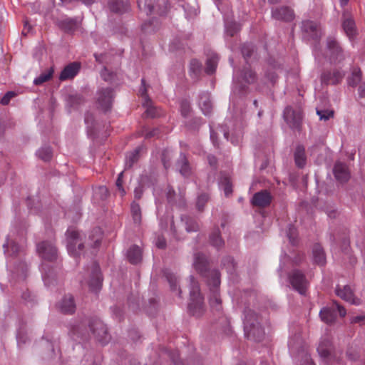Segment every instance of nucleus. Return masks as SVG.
Instances as JSON below:
<instances>
[{"label": "nucleus", "instance_id": "79ce46f5", "mask_svg": "<svg viewBox=\"0 0 365 365\" xmlns=\"http://www.w3.org/2000/svg\"><path fill=\"white\" fill-rule=\"evenodd\" d=\"M37 155L43 161H49L52 158L51 148L49 146L43 147L38 150Z\"/></svg>", "mask_w": 365, "mask_h": 365}, {"label": "nucleus", "instance_id": "3c124183", "mask_svg": "<svg viewBox=\"0 0 365 365\" xmlns=\"http://www.w3.org/2000/svg\"><path fill=\"white\" fill-rule=\"evenodd\" d=\"M317 115L321 120H327L334 115V111L330 110H317Z\"/></svg>", "mask_w": 365, "mask_h": 365}, {"label": "nucleus", "instance_id": "473e14b6", "mask_svg": "<svg viewBox=\"0 0 365 365\" xmlns=\"http://www.w3.org/2000/svg\"><path fill=\"white\" fill-rule=\"evenodd\" d=\"M218 59L219 58L217 54H213L207 59L205 72L207 74H212L215 73L217 66Z\"/></svg>", "mask_w": 365, "mask_h": 365}, {"label": "nucleus", "instance_id": "052dcab7", "mask_svg": "<svg viewBox=\"0 0 365 365\" xmlns=\"http://www.w3.org/2000/svg\"><path fill=\"white\" fill-rule=\"evenodd\" d=\"M123 175V173L121 172L118 175V179H117L116 182H115V185H116V186H117V187H118V189L121 196H123L125 195V190L123 189V185H122V183H123V180H122Z\"/></svg>", "mask_w": 365, "mask_h": 365}, {"label": "nucleus", "instance_id": "20e7f679", "mask_svg": "<svg viewBox=\"0 0 365 365\" xmlns=\"http://www.w3.org/2000/svg\"><path fill=\"white\" fill-rule=\"evenodd\" d=\"M244 329L249 339L260 341L264 337V331L259 322V317L252 309L245 310Z\"/></svg>", "mask_w": 365, "mask_h": 365}, {"label": "nucleus", "instance_id": "cd10ccee", "mask_svg": "<svg viewBox=\"0 0 365 365\" xmlns=\"http://www.w3.org/2000/svg\"><path fill=\"white\" fill-rule=\"evenodd\" d=\"M312 252L314 262L319 265H324L326 262V257L321 245L319 244L314 245Z\"/></svg>", "mask_w": 365, "mask_h": 365}, {"label": "nucleus", "instance_id": "393cba45", "mask_svg": "<svg viewBox=\"0 0 365 365\" xmlns=\"http://www.w3.org/2000/svg\"><path fill=\"white\" fill-rule=\"evenodd\" d=\"M302 29L303 31L309 34L313 38H318L320 36V32L317 23L312 21H304L302 22Z\"/></svg>", "mask_w": 365, "mask_h": 365}, {"label": "nucleus", "instance_id": "c756f323", "mask_svg": "<svg viewBox=\"0 0 365 365\" xmlns=\"http://www.w3.org/2000/svg\"><path fill=\"white\" fill-rule=\"evenodd\" d=\"M319 316L322 321L327 324L333 323L336 317L334 310L329 307L323 308L319 312Z\"/></svg>", "mask_w": 365, "mask_h": 365}, {"label": "nucleus", "instance_id": "603ef678", "mask_svg": "<svg viewBox=\"0 0 365 365\" xmlns=\"http://www.w3.org/2000/svg\"><path fill=\"white\" fill-rule=\"evenodd\" d=\"M143 135L145 138H150L153 137L159 136V129L153 128L150 130L149 128H145L143 130Z\"/></svg>", "mask_w": 365, "mask_h": 365}, {"label": "nucleus", "instance_id": "1a4fd4ad", "mask_svg": "<svg viewBox=\"0 0 365 365\" xmlns=\"http://www.w3.org/2000/svg\"><path fill=\"white\" fill-rule=\"evenodd\" d=\"M289 279L293 288L300 294H305L309 282L304 274L299 270H293L289 275Z\"/></svg>", "mask_w": 365, "mask_h": 365}, {"label": "nucleus", "instance_id": "6ab92c4d", "mask_svg": "<svg viewBox=\"0 0 365 365\" xmlns=\"http://www.w3.org/2000/svg\"><path fill=\"white\" fill-rule=\"evenodd\" d=\"M176 168L180 173L185 178H188L192 174V168L184 153L180 154L176 163Z\"/></svg>", "mask_w": 365, "mask_h": 365}, {"label": "nucleus", "instance_id": "412c9836", "mask_svg": "<svg viewBox=\"0 0 365 365\" xmlns=\"http://www.w3.org/2000/svg\"><path fill=\"white\" fill-rule=\"evenodd\" d=\"M336 294L344 301L353 304H359V299L355 298L354 292L349 286H344L342 289L338 286L336 289Z\"/></svg>", "mask_w": 365, "mask_h": 365}, {"label": "nucleus", "instance_id": "bb28decb", "mask_svg": "<svg viewBox=\"0 0 365 365\" xmlns=\"http://www.w3.org/2000/svg\"><path fill=\"white\" fill-rule=\"evenodd\" d=\"M342 27L345 34L350 39L353 38L356 36V26L353 19L350 18L344 19L342 23Z\"/></svg>", "mask_w": 365, "mask_h": 365}, {"label": "nucleus", "instance_id": "4c0bfd02", "mask_svg": "<svg viewBox=\"0 0 365 365\" xmlns=\"http://www.w3.org/2000/svg\"><path fill=\"white\" fill-rule=\"evenodd\" d=\"M220 185L222 187L226 196H229L232 192V182L230 178L227 175H222L220 180Z\"/></svg>", "mask_w": 365, "mask_h": 365}, {"label": "nucleus", "instance_id": "bf43d9fd", "mask_svg": "<svg viewBox=\"0 0 365 365\" xmlns=\"http://www.w3.org/2000/svg\"><path fill=\"white\" fill-rule=\"evenodd\" d=\"M222 263H223L224 266H226V264H227V269L229 272H232V270H234L235 265L234 260L232 257H227L225 258L222 261Z\"/></svg>", "mask_w": 365, "mask_h": 365}, {"label": "nucleus", "instance_id": "0eeeda50", "mask_svg": "<svg viewBox=\"0 0 365 365\" xmlns=\"http://www.w3.org/2000/svg\"><path fill=\"white\" fill-rule=\"evenodd\" d=\"M317 351L319 356L328 364H332L334 361H339V358L334 351L331 341L328 336L322 339L317 347Z\"/></svg>", "mask_w": 365, "mask_h": 365}, {"label": "nucleus", "instance_id": "6e6d98bb", "mask_svg": "<svg viewBox=\"0 0 365 365\" xmlns=\"http://www.w3.org/2000/svg\"><path fill=\"white\" fill-rule=\"evenodd\" d=\"M170 152L168 150H165L162 154V162L165 169L170 166Z\"/></svg>", "mask_w": 365, "mask_h": 365}, {"label": "nucleus", "instance_id": "72a5a7b5", "mask_svg": "<svg viewBox=\"0 0 365 365\" xmlns=\"http://www.w3.org/2000/svg\"><path fill=\"white\" fill-rule=\"evenodd\" d=\"M182 221L185 222V230L187 232H196L199 230V224L197 220L189 216L182 217Z\"/></svg>", "mask_w": 365, "mask_h": 365}, {"label": "nucleus", "instance_id": "37998d69", "mask_svg": "<svg viewBox=\"0 0 365 365\" xmlns=\"http://www.w3.org/2000/svg\"><path fill=\"white\" fill-rule=\"evenodd\" d=\"M131 214L134 222L137 224H140L141 222V210L140 205L138 203H132Z\"/></svg>", "mask_w": 365, "mask_h": 365}, {"label": "nucleus", "instance_id": "f03ea898", "mask_svg": "<svg viewBox=\"0 0 365 365\" xmlns=\"http://www.w3.org/2000/svg\"><path fill=\"white\" fill-rule=\"evenodd\" d=\"M88 324L89 330L93 335L94 338L102 344H107L110 336L108 332V329L103 322L97 318L89 319L86 322H81L78 324L73 325L71 329V336L75 339L76 338H86L88 334V329L86 325Z\"/></svg>", "mask_w": 365, "mask_h": 365}, {"label": "nucleus", "instance_id": "7c9ffc66", "mask_svg": "<svg viewBox=\"0 0 365 365\" xmlns=\"http://www.w3.org/2000/svg\"><path fill=\"white\" fill-rule=\"evenodd\" d=\"M294 160L297 166L303 168L306 164L305 149L302 145H298L294 152Z\"/></svg>", "mask_w": 365, "mask_h": 365}, {"label": "nucleus", "instance_id": "aec40b11", "mask_svg": "<svg viewBox=\"0 0 365 365\" xmlns=\"http://www.w3.org/2000/svg\"><path fill=\"white\" fill-rule=\"evenodd\" d=\"M81 66L79 63L73 62L67 65L61 71L59 79L66 81L73 78L78 73Z\"/></svg>", "mask_w": 365, "mask_h": 365}, {"label": "nucleus", "instance_id": "4be33fe9", "mask_svg": "<svg viewBox=\"0 0 365 365\" xmlns=\"http://www.w3.org/2000/svg\"><path fill=\"white\" fill-rule=\"evenodd\" d=\"M334 174L336 179L341 182H346L349 178V172L346 165L341 162L335 163Z\"/></svg>", "mask_w": 365, "mask_h": 365}, {"label": "nucleus", "instance_id": "c9c22d12", "mask_svg": "<svg viewBox=\"0 0 365 365\" xmlns=\"http://www.w3.org/2000/svg\"><path fill=\"white\" fill-rule=\"evenodd\" d=\"M4 248L5 253L10 256H15L20 252L19 246L15 242L10 240L4 245Z\"/></svg>", "mask_w": 365, "mask_h": 365}, {"label": "nucleus", "instance_id": "864d4df0", "mask_svg": "<svg viewBox=\"0 0 365 365\" xmlns=\"http://www.w3.org/2000/svg\"><path fill=\"white\" fill-rule=\"evenodd\" d=\"M165 277H166L167 280L168 281V282L170 284V287L171 290H173V291L175 290L176 287H177V277H176V276L174 274H173V273L168 272V273H166Z\"/></svg>", "mask_w": 365, "mask_h": 365}, {"label": "nucleus", "instance_id": "b1692460", "mask_svg": "<svg viewBox=\"0 0 365 365\" xmlns=\"http://www.w3.org/2000/svg\"><path fill=\"white\" fill-rule=\"evenodd\" d=\"M109 8L112 12L122 14L129 9L128 0H110Z\"/></svg>", "mask_w": 365, "mask_h": 365}, {"label": "nucleus", "instance_id": "5701e85b", "mask_svg": "<svg viewBox=\"0 0 365 365\" xmlns=\"http://www.w3.org/2000/svg\"><path fill=\"white\" fill-rule=\"evenodd\" d=\"M60 309L65 314H73L76 309L73 297L71 295H66L59 305Z\"/></svg>", "mask_w": 365, "mask_h": 365}, {"label": "nucleus", "instance_id": "de8ad7c7", "mask_svg": "<svg viewBox=\"0 0 365 365\" xmlns=\"http://www.w3.org/2000/svg\"><path fill=\"white\" fill-rule=\"evenodd\" d=\"M254 51V46L251 43H245L242 47V53L245 60L250 58Z\"/></svg>", "mask_w": 365, "mask_h": 365}, {"label": "nucleus", "instance_id": "5fc2aeb1", "mask_svg": "<svg viewBox=\"0 0 365 365\" xmlns=\"http://www.w3.org/2000/svg\"><path fill=\"white\" fill-rule=\"evenodd\" d=\"M157 6L158 7V12L160 15H163L168 10L167 0H158Z\"/></svg>", "mask_w": 365, "mask_h": 365}, {"label": "nucleus", "instance_id": "c85d7f7f", "mask_svg": "<svg viewBox=\"0 0 365 365\" xmlns=\"http://www.w3.org/2000/svg\"><path fill=\"white\" fill-rule=\"evenodd\" d=\"M199 106L205 115H209L212 111V103L208 93H203L199 101Z\"/></svg>", "mask_w": 365, "mask_h": 365}, {"label": "nucleus", "instance_id": "13d9d810", "mask_svg": "<svg viewBox=\"0 0 365 365\" xmlns=\"http://www.w3.org/2000/svg\"><path fill=\"white\" fill-rule=\"evenodd\" d=\"M180 111L184 117H186L190 112V106L187 101H183L180 103Z\"/></svg>", "mask_w": 365, "mask_h": 365}, {"label": "nucleus", "instance_id": "e433bc0d", "mask_svg": "<svg viewBox=\"0 0 365 365\" xmlns=\"http://www.w3.org/2000/svg\"><path fill=\"white\" fill-rule=\"evenodd\" d=\"M202 68L201 63L197 59H192L190 63V73L192 78H197Z\"/></svg>", "mask_w": 365, "mask_h": 365}, {"label": "nucleus", "instance_id": "a211bd4d", "mask_svg": "<svg viewBox=\"0 0 365 365\" xmlns=\"http://www.w3.org/2000/svg\"><path fill=\"white\" fill-rule=\"evenodd\" d=\"M272 199L271 194L267 190H263L253 195L251 203L253 206L263 208L270 205Z\"/></svg>", "mask_w": 365, "mask_h": 365}, {"label": "nucleus", "instance_id": "7ed1b4c3", "mask_svg": "<svg viewBox=\"0 0 365 365\" xmlns=\"http://www.w3.org/2000/svg\"><path fill=\"white\" fill-rule=\"evenodd\" d=\"M88 324L89 330L93 335L94 338L102 344H107L110 336L108 332V329L103 322L97 318L89 319L86 322H81L78 324L73 325L71 329V336L75 339L76 338H86L88 334V329L86 325Z\"/></svg>", "mask_w": 365, "mask_h": 365}, {"label": "nucleus", "instance_id": "423d86ee", "mask_svg": "<svg viewBox=\"0 0 365 365\" xmlns=\"http://www.w3.org/2000/svg\"><path fill=\"white\" fill-rule=\"evenodd\" d=\"M257 75L250 67L245 66L242 71L235 73L234 84L235 89L243 91L247 85L255 83Z\"/></svg>", "mask_w": 365, "mask_h": 365}, {"label": "nucleus", "instance_id": "f257e3e1", "mask_svg": "<svg viewBox=\"0 0 365 365\" xmlns=\"http://www.w3.org/2000/svg\"><path fill=\"white\" fill-rule=\"evenodd\" d=\"M193 265L195 270L207 279L210 290L209 302L212 310L220 312L222 310V301L218 290L220 284V272L217 269L210 270L208 268L207 259L201 253L195 255Z\"/></svg>", "mask_w": 365, "mask_h": 365}, {"label": "nucleus", "instance_id": "a18cd8bd", "mask_svg": "<svg viewBox=\"0 0 365 365\" xmlns=\"http://www.w3.org/2000/svg\"><path fill=\"white\" fill-rule=\"evenodd\" d=\"M226 33L230 36H233L240 29V25L236 22L227 23L225 25Z\"/></svg>", "mask_w": 365, "mask_h": 365}, {"label": "nucleus", "instance_id": "774afa93", "mask_svg": "<svg viewBox=\"0 0 365 365\" xmlns=\"http://www.w3.org/2000/svg\"><path fill=\"white\" fill-rule=\"evenodd\" d=\"M303 365H315L310 358V356L307 354L305 355Z\"/></svg>", "mask_w": 365, "mask_h": 365}, {"label": "nucleus", "instance_id": "a878e982", "mask_svg": "<svg viewBox=\"0 0 365 365\" xmlns=\"http://www.w3.org/2000/svg\"><path fill=\"white\" fill-rule=\"evenodd\" d=\"M128 261L133 264H138L142 259V251L138 246L133 245L131 247L127 253Z\"/></svg>", "mask_w": 365, "mask_h": 365}, {"label": "nucleus", "instance_id": "ea45409f", "mask_svg": "<svg viewBox=\"0 0 365 365\" xmlns=\"http://www.w3.org/2000/svg\"><path fill=\"white\" fill-rule=\"evenodd\" d=\"M53 73V69L51 68L47 71L42 73L38 77L36 78L34 81V83L36 86H39L47 82L51 78Z\"/></svg>", "mask_w": 365, "mask_h": 365}, {"label": "nucleus", "instance_id": "4d7b16f0", "mask_svg": "<svg viewBox=\"0 0 365 365\" xmlns=\"http://www.w3.org/2000/svg\"><path fill=\"white\" fill-rule=\"evenodd\" d=\"M82 102V98L78 95L70 96L68 98V103L70 106L74 107Z\"/></svg>", "mask_w": 365, "mask_h": 365}, {"label": "nucleus", "instance_id": "2eb2a0df", "mask_svg": "<svg viewBox=\"0 0 365 365\" xmlns=\"http://www.w3.org/2000/svg\"><path fill=\"white\" fill-rule=\"evenodd\" d=\"M142 88L140 89L139 92L142 97L145 98V102L143 103L144 106L146 107L145 114L148 117L150 118H156L160 115V110L154 107L152 105V102L150 99L148 97L147 95V88L145 86V81L142 79Z\"/></svg>", "mask_w": 365, "mask_h": 365}, {"label": "nucleus", "instance_id": "0e129e2a", "mask_svg": "<svg viewBox=\"0 0 365 365\" xmlns=\"http://www.w3.org/2000/svg\"><path fill=\"white\" fill-rule=\"evenodd\" d=\"M346 355L350 360L355 361L359 358V354L357 351L352 349H349L346 351Z\"/></svg>", "mask_w": 365, "mask_h": 365}, {"label": "nucleus", "instance_id": "4468645a", "mask_svg": "<svg viewBox=\"0 0 365 365\" xmlns=\"http://www.w3.org/2000/svg\"><path fill=\"white\" fill-rule=\"evenodd\" d=\"M344 73L338 69L324 71L321 75L322 85H336L344 78Z\"/></svg>", "mask_w": 365, "mask_h": 365}, {"label": "nucleus", "instance_id": "39448f33", "mask_svg": "<svg viewBox=\"0 0 365 365\" xmlns=\"http://www.w3.org/2000/svg\"><path fill=\"white\" fill-rule=\"evenodd\" d=\"M190 302L188 305L189 312L194 316L200 317L205 311L203 297L200 292L198 282L190 276Z\"/></svg>", "mask_w": 365, "mask_h": 365}, {"label": "nucleus", "instance_id": "ddd939ff", "mask_svg": "<svg viewBox=\"0 0 365 365\" xmlns=\"http://www.w3.org/2000/svg\"><path fill=\"white\" fill-rule=\"evenodd\" d=\"M40 257L46 261L52 262L57 258V250L51 242H42L37 245Z\"/></svg>", "mask_w": 365, "mask_h": 365}, {"label": "nucleus", "instance_id": "680f3d73", "mask_svg": "<svg viewBox=\"0 0 365 365\" xmlns=\"http://www.w3.org/2000/svg\"><path fill=\"white\" fill-rule=\"evenodd\" d=\"M15 96L14 92L9 91L7 92L1 99V103L2 105H8L11 101V99Z\"/></svg>", "mask_w": 365, "mask_h": 365}, {"label": "nucleus", "instance_id": "f3484780", "mask_svg": "<svg viewBox=\"0 0 365 365\" xmlns=\"http://www.w3.org/2000/svg\"><path fill=\"white\" fill-rule=\"evenodd\" d=\"M272 16L276 20L291 21L294 18V11L291 8L283 6L273 8L272 9Z\"/></svg>", "mask_w": 365, "mask_h": 365}, {"label": "nucleus", "instance_id": "49530a36", "mask_svg": "<svg viewBox=\"0 0 365 365\" xmlns=\"http://www.w3.org/2000/svg\"><path fill=\"white\" fill-rule=\"evenodd\" d=\"M139 150L138 149L135 150L128 155L126 157V165L131 167L138 158Z\"/></svg>", "mask_w": 365, "mask_h": 365}, {"label": "nucleus", "instance_id": "c03bdc74", "mask_svg": "<svg viewBox=\"0 0 365 365\" xmlns=\"http://www.w3.org/2000/svg\"><path fill=\"white\" fill-rule=\"evenodd\" d=\"M61 26L67 32H71L77 27V23L73 19H65L61 22Z\"/></svg>", "mask_w": 365, "mask_h": 365}, {"label": "nucleus", "instance_id": "58836bf2", "mask_svg": "<svg viewBox=\"0 0 365 365\" xmlns=\"http://www.w3.org/2000/svg\"><path fill=\"white\" fill-rule=\"evenodd\" d=\"M138 6L139 9L144 11L147 15L151 14L155 8L152 0H138Z\"/></svg>", "mask_w": 365, "mask_h": 365}, {"label": "nucleus", "instance_id": "69168bd1", "mask_svg": "<svg viewBox=\"0 0 365 365\" xmlns=\"http://www.w3.org/2000/svg\"><path fill=\"white\" fill-rule=\"evenodd\" d=\"M155 245L158 248L164 249L166 246L165 238L160 236L158 237Z\"/></svg>", "mask_w": 365, "mask_h": 365}, {"label": "nucleus", "instance_id": "f8f14e48", "mask_svg": "<svg viewBox=\"0 0 365 365\" xmlns=\"http://www.w3.org/2000/svg\"><path fill=\"white\" fill-rule=\"evenodd\" d=\"M103 277L98 264L93 262L91 267L90 279L87 284L91 291L98 292L102 287Z\"/></svg>", "mask_w": 365, "mask_h": 365}, {"label": "nucleus", "instance_id": "f704fd0d", "mask_svg": "<svg viewBox=\"0 0 365 365\" xmlns=\"http://www.w3.org/2000/svg\"><path fill=\"white\" fill-rule=\"evenodd\" d=\"M91 241V245L93 247H97L100 245L102 239V231L100 227H95L89 236Z\"/></svg>", "mask_w": 365, "mask_h": 365}, {"label": "nucleus", "instance_id": "9b49d317", "mask_svg": "<svg viewBox=\"0 0 365 365\" xmlns=\"http://www.w3.org/2000/svg\"><path fill=\"white\" fill-rule=\"evenodd\" d=\"M114 95L113 91L111 88H102L98 91L97 96V103L98 107L107 111L111 108Z\"/></svg>", "mask_w": 365, "mask_h": 365}, {"label": "nucleus", "instance_id": "338daca9", "mask_svg": "<svg viewBox=\"0 0 365 365\" xmlns=\"http://www.w3.org/2000/svg\"><path fill=\"white\" fill-rule=\"evenodd\" d=\"M359 95L361 98L365 97V83H361L358 88Z\"/></svg>", "mask_w": 365, "mask_h": 365}, {"label": "nucleus", "instance_id": "2f4dec72", "mask_svg": "<svg viewBox=\"0 0 365 365\" xmlns=\"http://www.w3.org/2000/svg\"><path fill=\"white\" fill-rule=\"evenodd\" d=\"M210 242L217 249L223 246L224 241L220 236V232L217 227L211 232L210 235Z\"/></svg>", "mask_w": 365, "mask_h": 365}, {"label": "nucleus", "instance_id": "6e6552de", "mask_svg": "<svg viewBox=\"0 0 365 365\" xmlns=\"http://www.w3.org/2000/svg\"><path fill=\"white\" fill-rule=\"evenodd\" d=\"M67 235V249L70 255L77 256L80 255L83 248V245L79 238V233L73 228L68 229Z\"/></svg>", "mask_w": 365, "mask_h": 365}, {"label": "nucleus", "instance_id": "8fccbe9b", "mask_svg": "<svg viewBox=\"0 0 365 365\" xmlns=\"http://www.w3.org/2000/svg\"><path fill=\"white\" fill-rule=\"evenodd\" d=\"M209 200V196L207 194H202L198 196L197 200V207L198 210L202 211L204 208L205 205Z\"/></svg>", "mask_w": 365, "mask_h": 365}, {"label": "nucleus", "instance_id": "9d476101", "mask_svg": "<svg viewBox=\"0 0 365 365\" xmlns=\"http://www.w3.org/2000/svg\"><path fill=\"white\" fill-rule=\"evenodd\" d=\"M284 118L290 127L299 128L302 120V111L299 108L293 109L287 106L284 111Z\"/></svg>", "mask_w": 365, "mask_h": 365}, {"label": "nucleus", "instance_id": "dca6fc26", "mask_svg": "<svg viewBox=\"0 0 365 365\" xmlns=\"http://www.w3.org/2000/svg\"><path fill=\"white\" fill-rule=\"evenodd\" d=\"M327 48L330 52V61L332 63L340 62L344 59L342 50L334 38H327Z\"/></svg>", "mask_w": 365, "mask_h": 365}, {"label": "nucleus", "instance_id": "a19ab883", "mask_svg": "<svg viewBox=\"0 0 365 365\" xmlns=\"http://www.w3.org/2000/svg\"><path fill=\"white\" fill-rule=\"evenodd\" d=\"M362 73L359 68H354L351 76L349 78V85L355 87L361 81Z\"/></svg>", "mask_w": 365, "mask_h": 365}, {"label": "nucleus", "instance_id": "09e8293b", "mask_svg": "<svg viewBox=\"0 0 365 365\" xmlns=\"http://www.w3.org/2000/svg\"><path fill=\"white\" fill-rule=\"evenodd\" d=\"M287 235L289 240L290 243L292 244L293 245H296L297 242V235L296 228L294 226L290 225L288 228Z\"/></svg>", "mask_w": 365, "mask_h": 365}, {"label": "nucleus", "instance_id": "e2e57ef3", "mask_svg": "<svg viewBox=\"0 0 365 365\" xmlns=\"http://www.w3.org/2000/svg\"><path fill=\"white\" fill-rule=\"evenodd\" d=\"M101 75L103 80H105L106 81H110L113 78V73L109 72V71L106 68H104L102 70Z\"/></svg>", "mask_w": 365, "mask_h": 365}]
</instances>
